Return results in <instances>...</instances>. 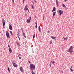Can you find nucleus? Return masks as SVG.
Instances as JSON below:
<instances>
[{"instance_id": "nucleus-1", "label": "nucleus", "mask_w": 74, "mask_h": 74, "mask_svg": "<svg viewBox=\"0 0 74 74\" xmlns=\"http://www.w3.org/2000/svg\"><path fill=\"white\" fill-rule=\"evenodd\" d=\"M73 52V47L71 46L70 48L68 50V52H70L71 53H72Z\"/></svg>"}, {"instance_id": "nucleus-2", "label": "nucleus", "mask_w": 74, "mask_h": 74, "mask_svg": "<svg viewBox=\"0 0 74 74\" xmlns=\"http://www.w3.org/2000/svg\"><path fill=\"white\" fill-rule=\"evenodd\" d=\"M30 67L31 70L35 69V66H34L33 64H30Z\"/></svg>"}, {"instance_id": "nucleus-3", "label": "nucleus", "mask_w": 74, "mask_h": 74, "mask_svg": "<svg viewBox=\"0 0 74 74\" xmlns=\"http://www.w3.org/2000/svg\"><path fill=\"white\" fill-rule=\"evenodd\" d=\"M58 14L60 15H61L62 14H63V11L61 10H58L57 11Z\"/></svg>"}, {"instance_id": "nucleus-4", "label": "nucleus", "mask_w": 74, "mask_h": 74, "mask_svg": "<svg viewBox=\"0 0 74 74\" xmlns=\"http://www.w3.org/2000/svg\"><path fill=\"white\" fill-rule=\"evenodd\" d=\"M6 34L7 38H10V34L8 31L6 32Z\"/></svg>"}, {"instance_id": "nucleus-5", "label": "nucleus", "mask_w": 74, "mask_h": 74, "mask_svg": "<svg viewBox=\"0 0 74 74\" xmlns=\"http://www.w3.org/2000/svg\"><path fill=\"white\" fill-rule=\"evenodd\" d=\"M12 63L13 66H14V67H17V65H16V64H15L16 63L15 62L13 61L12 62Z\"/></svg>"}, {"instance_id": "nucleus-6", "label": "nucleus", "mask_w": 74, "mask_h": 74, "mask_svg": "<svg viewBox=\"0 0 74 74\" xmlns=\"http://www.w3.org/2000/svg\"><path fill=\"white\" fill-rule=\"evenodd\" d=\"M9 29L11 30H12V25L10 24H9Z\"/></svg>"}, {"instance_id": "nucleus-7", "label": "nucleus", "mask_w": 74, "mask_h": 74, "mask_svg": "<svg viewBox=\"0 0 74 74\" xmlns=\"http://www.w3.org/2000/svg\"><path fill=\"white\" fill-rule=\"evenodd\" d=\"M8 47H9V51L10 53H11L12 52V50L11 49V47H10L9 45L8 46Z\"/></svg>"}, {"instance_id": "nucleus-8", "label": "nucleus", "mask_w": 74, "mask_h": 74, "mask_svg": "<svg viewBox=\"0 0 74 74\" xmlns=\"http://www.w3.org/2000/svg\"><path fill=\"white\" fill-rule=\"evenodd\" d=\"M20 70L21 72H23V68H22V67H20Z\"/></svg>"}, {"instance_id": "nucleus-9", "label": "nucleus", "mask_w": 74, "mask_h": 74, "mask_svg": "<svg viewBox=\"0 0 74 74\" xmlns=\"http://www.w3.org/2000/svg\"><path fill=\"white\" fill-rule=\"evenodd\" d=\"M27 23H30V20L29 19V20L27 19Z\"/></svg>"}, {"instance_id": "nucleus-10", "label": "nucleus", "mask_w": 74, "mask_h": 74, "mask_svg": "<svg viewBox=\"0 0 74 74\" xmlns=\"http://www.w3.org/2000/svg\"><path fill=\"white\" fill-rule=\"evenodd\" d=\"M56 4L57 7H58V5H59V3H58V0H56Z\"/></svg>"}, {"instance_id": "nucleus-11", "label": "nucleus", "mask_w": 74, "mask_h": 74, "mask_svg": "<svg viewBox=\"0 0 74 74\" xmlns=\"http://www.w3.org/2000/svg\"><path fill=\"white\" fill-rule=\"evenodd\" d=\"M38 30L39 31V32H41V28H40V25L39 26H38Z\"/></svg>"}, {"instance_id": "nucleus-12", "label": "nucleus", "mask_w": 74, "mask_h": 74, "mask_svg": "<svg viewBox=\"0 0 74 74\" xmlns=\"http://www.w3.org/2000/svg\"><path fill=\"white\" fill-rule=\"evenodd\" d=\"M62 7H65V8H66V6H65V5L64 4L62 3Z\"/></svg>"}, {"instance_id": "nucleus-13", "label": "nucleus", "mask_w": 74, "mask_h": 74, "mask_svg": "<svg viewBox=\"0 0 74 74\" xmlns=\"http://www.w3.org/2000/svg\"><path fill=\"white\" fill-rule=\"evenodd\" d=\"M68 38V37H66V38H64V37H63V38H64V40H67V38Z\"/></svg>"}, {"instance_id": "nucleus-14", "label": "nucleus", "mask_w": 74, "mask_h": 74, "mask_svg": "<svg viewBox=\"0 0 74 74\" xmlns=\"http://www.w3.org/2000/svg\"><path fill=\"white\" fill-rule=\"evenodd\" d=\"M55 7H54L53 8V9L52 10V12H53V11H55Z\"/></svg>"}, {"instance_id": "nucleus-15", "label": "nucleus", "mask_w": 74, "mask_h": 74, "mask_svg": "<svg viewBox=\"0 0 74 74\" xmlns=\"http://www.w3.org/2000/svg\"><path fill=\"white\" fill-rule=\"evenodd\" d=\"M28 9L27 8H25L24 10L25 11H26V10H28Z\"/></svg>"}, {"instance_id": "nucleus-16", "label": "nucleus", "mask_w": 74, "mask_h": 74, "mask_svg": "<svg viewBox=\"0 0 74 74\" xmlns=\"http://www.w3.org/2000/svg\"><path fill=\"white\" fill-rule=\"evenodd\" d=\"M23 35L24 36V37L25 38H26V36H25V33L23 32Z\"/></svg>"}, {"instance_id": "nucleus-17", "label": "nucleus", "mask_w": 74, "mask_h": 74, "mask_svg": "<svg viewBox=\"0 0 74 74\" xmlns=\"http://www.w3.org/2000/svg\"><path fill=\"white\" fill-rule=\"evenodd\" d=\"M51 38H52V39L54 40L56 38V37H53V36H51Z\"/></svg>"}, {"instance_id": "nucleus-18", "label": "nucleus", "mask_w": 74, "mask_h": 74, "mask_svg": "<svg viewBox=\"0 0 74 74\" xmlns=\"http://www.w3.org/2000/svg\"><path fill=\"white\" fill-rule=\"evenodd\" d=\"M56 13V12H53V16H55V15Z\"/></svg>"}, {"instance_id": "nucleus-19", "label": "nucleus", "mask_w": 74, "mask_h": 74, "mask_svg": "<svg viewBox=\"0 0 74 74\" xmlns=\"http://www.w3.org/2000/svg\"><path fill=\"white\" fill-rule=\"evenodd\" d=\"M31 73H32V74H36L35 73H34V72H33V71H32L31 72Z\"/></svg>"}, {"instance_id": "nucleus-20", "label": "nucleus", "mask_w": 74, "mask_h": 74, "mask_svg": "<svg viewBox=\"0 0 74 74\" xmlns=\"http://www.w3.org/2000/svg\"><path fill=\"white\" fill-rule=\"evenodd\" d=\"M31 6L32 8L33 9H33H34V7L33 6V4H32L31 5Z\"/></svg>"}, {"instance_id": "nucleus-21", "label": "nucleus", "mask_w": 74, "mask_h": 74, "mask_svg": "<svg viewBox=\"0 0 74 74\" xmlns=\"http://www.w3.org/2000/svg\"><path fill=\"white\" fill-rule=\"evenodd\" d=\"M3 26H5V21H4L3 22Z\"/></svg>"}, {"instance_id": "nucleus-22", "label": "nucleus", "mask_w": 74, "mask_h": 74, "mask_svg": "<svg viewBox=\"0 0 74 74\" xmlns=\"http://www.w3.org/2000/svg\"><path fill=\"white\" fill-rule=\"evenodd\" d=\"M35 34H34L33 36V38H35Z\"/></svg>"}, {"instance_id": "nucleus-23", "label": "nucleus", "mask_w": 74, "mask_h": 74, "mask_svg": "<svg viewBox=\"0 0 74 74\" xmlns=\"http://www.w3.org/2000/svg\"><path fill=\"white\" fill-rule=\"evenodd\" d=\"M10 33L11 34V35H12V31H10Z\"/></svg>"}, {"instance_id": "nucleus-24", "label": "nucleus", "mask_w": 74, "mask_h": 74, "mask_svg": "<svg viewBox=\"0 0 74 74\" xmlns=\"http://www.w3.org/2000/svg\"><path fill=\"white\" fill-rule=\"evenodd\" d=\"M51 62H50V63L49 64V66L50 67H51Z\"/></svg>"}, {"instance_id": "nucleus-25", "label": "nucleus", "mask_w": 74, "mask_h": 74, "mask_svg": "<svg viewBox=\"0 0 74 74\" xmlns=\"http://www.w3.org/2000/svg\"><path fill=\"white\" fill-rule=\"evenodd\" d=\"M52 40H51V41L50 42V44H52Z\"/></svg>"}, {"instance_id": "nucleus-26", "label": "nucleus", "mask_w": 74, "mask_h": 74, "mask_svg": "<svg viewBox=\"0 0 74 74\" xmlns=\"http://www.w3.org/2000/svg\"><path fill=\"white\" fill-rule=\"evenodd\" d=\"M21 56V54H20L18 55V57H19V56Z\"/></svg>"}, {"instance_id": "nucleus-27", "label": "nucleus", "mask_w": 74, "mask_h": 74, "mask_svg": "<svg viewBox=\"0 0 74 74\" xmlns=\"http://www.w3.org/2000/svg\"><path fill=\"white\" fill-rule=\"evenodd\" d=\"M8 70L9 72H10V69H9V67H8Z\"/></svg>"}, {"instance_id": "nucleus-28", "label": "nucleus", "mask_w": 74, "mask_h": 74, "mask_svg": "<svg viewBox=\"0 0 74 74\" xmlns=\"http://www.w3.org/2000/svg\"><path fill=\"white\" fill-rule=\"evenodd\" d=\"M18 37L19 38V40H20V38H19V35L18 36Z\"/></svg>"}, {"instance_id": "nucleus-29", "label": "nucleus", "mask_w": 74, "mask_h": 74, "mask_svg": "<svg viewBox=\"0 0 74 74\" xmlns=\"http://www.w3.org/2000/svg\"><path fill=\"white\" fill-rule=\"evenodd\" d=\"M31 16H30V17H29V20L30 21V20H31Z\"/></svg>"}, {"instance_id": "nucleus-30", "label": "nucleus", "mask_w": 74, "mask_h": 74, "mask_svg": "<svg viewBox=\"0 0 74 74\" xmlns=\"http://www.w3.org/2000/svg\"><path fill=\"white\" fill-rule=\"evenodd\" d=\"M35 27L36 29H37V25H36Z\"/></svg>"}, {"instance_id": "nucleus-31", "label": "nucleus", "mask_w": 74, "mask_h": 74, "mask_svg": "<svg viewBox=\"0 0 74 74\" xmlns=\"http://www.w3.org/2000/svg\"><path fill=\"white\" fill-rule=\"evenodd\" d=\"M17 44L18 45H19V43L18 42H17Z\"/></svg>"}, {"instance_id": "nucleus-32", "label": "nucleus", "mask_w": 74, "mask_h": 74, "mask_svg": "<svg viewBox=\"0 0 74 74\" xmlns=\"http://www.w3.org/2000/svg\"><path fill=\"white\" fill-rule=\"evenodd\" d=\"M14 0H12V2L13 3V4H14Z\"/></svg>"}, {"instance_id": "nucleus-33", "label": "nucleus", "mask_w": 74, "mask_h": 74, "mask_svg": "<svg viewBox=\"0 0 74 74\" xmlns=\"http://www.w3.org/2000/svg\"><path fill=\"white\" fill-rule=\"evenodd\" d=\"M52 63L53 64H54V63H55V62H54V61L52 62Z\"/></svg>"}, {"instance_id": "nucleus-34", "label": "nucleus", "mask_w": 74, "mask_h": 74, "mask_svg": "<svg viewBox=\"0 0 74 74\" xmlns=\"http://www.w3.org/2000/svg\"><path fill=\"white\" fill-rule=\"evenodd\" d=\"M35 24L36 25H37V22H35Z\"/></svg>"}, {"instance_id": "nucleus-35", "label": "nucleus", "mask_w": 74, "mask_h": 74, "mask_svg": "<svg viewBox=\"0 0 74 74\" xmlns=\"http://www.w3.org/2000/svg\"><path fill=\"white\" fill-rule=\"evenodd\" d=\"M26 7H27V5H26V6L25 7V8H26Z\"/></svg>"}, {"instance_id": "nucleus-36", "label": "nucleus", "mask_w": 74, "mask_h": 74, "mask_svg": "<svg viewBox=\"0 0 74 74\" xmlns=\"http://www.w3.org/2000/svg\"><path fill=\"white\" fill-rule=\"evenodd\" d=\"M28 62L30 64L31 63V62H30V61H28Z\"/></svg>"}, {"instance_id": "nucleus-37", "label": "nucleus", "mask_w": 74, "mask_h": 74, "mask_svg": "<svg viewBox=\"0 0 74 74\" xmlns=\"http://www.w3.org/2000/svg\"><path fill=\"white\" fill-rule=\"evenodd\" d=\"M49 32H50V31H49V30L48 31V33H49Z\"/></svg>"}, {"instance_id": "nucleus-38", "label": "nucleus", "mask_w": 74, "mask_h": 74, "mask_svg": "<svg viewBox=\"0 0 74 74\" xmlns=\"http://www.w3.org/2000/svg\"><path fill=\"white\" fill-rule=\"evenodd\" d=\"M73 71V70L72 69L71 70V71Z\"/></svg>"}, {"instance_id": "nucleus-39", "label": "nucleus", "mask_w": 74, "mask_h": 74, "mask_svg": "<svg viewBox=\"0 0 74 74\" xmlns=\"http://www.w3.org/2000/svg\"><path fill=\"white\" fill-rule=\"evenodd\" d=\"M66 2V1H67V0H64Z\"/></svg>"}, {"instance_id": "nucleus-40", "label": "nucleus", "mask_w": 74, "mask_h": 74, "mask_svg": "<svg viewBox=\"0 0 74 74\" xmlns=\"http://www.w3.org/2000/svg\"><path fill=\"white\" fill-rule=\"evenodd\" d=\"M19 59H21V57H19Z\"/></svg>"}, {"instance_id": "nucleus-41", "label": "nucleus", "mask_w": 74, "mask_h": 74, "mask_svg": "<svg viewBox=\"0 0 74 74\" xmlns=\"http://www.w3.org/2000/svg\"><path fill=\"white\" fill-rule=\"evenodd\" d=\"M43 19H44V16H43Z\"/></svg>"}, {"instance_id": "nucleus-42", "label": "nucleus", "mask_w": 74, "mask_h": 74, "mask_svg": "<svg viewBox=\"0 0 74 74\" xmlns=\"http://www.w3.org/2000/svg\"><path fill=\"white\" fill-rule=\"evenodd\" d=\"M21 30H22V31H23V28H21Z\"/></svg>"}, {"instance_id": "nucleus-43", "label": "nucleus", "mask_w": 74, "mask_h": 74, "mask_svg": "<svg viewBox=\"0 0 74 74\" xmlns=\"http://www.w3.org/2000/svg\"><path fill=\"white\" fill-rule=\"evenodd\" d=\"M24 2H25V0H23V3H24Z\"/></svg>"}, {"instance_id": "nucleus-44", "label": "nucleus", "mask_w": 74, "mask_h": 74, "mask_svg": "<svg viewBox=\"0 0 74 74\" xmlns=\"http://www.w3.org/2000/svg\"><path fill=\"white\" fill-rule=\"evenodd\" d=\"M72 68H73V67H72V66H71V69H72Z\"/></svg>"}, {"instance_id": "nucleus-45", "label": "nucleus", "mask_w": 74, "mask_h": 74, "mask_svg": "<svg viewBox=\"0 0 74 74\" xmlns=\"http://www.w3.org/2000/svg\"><path fill=\"white\" fill-rule=\"evenodd\" d=\"M28 11V12H29V9H28V10H27Z\"/></svg>"}, {"instance_id": "nucleus-46", "label": "nucleus", "mask_w": 74, "mask_h": 74, "mask_svg": "<svg viewBox=\"0 0 74 74\" xmlns=\"http://www.w3.org/2000/svg\"><path fill=\"white\" fill-rule=\"evenodd\" d=\"M34 1H35V2H36V0H34Z\"/></svg>"}, {"instance_id": "nucleus-47", "label": "nucleus", "mask_w": 74, "mask_h": 74, "mask_svg": "<svg viewBox=\"0 0 74 74\" xmlns=\"http://www.w3.org/2000/svg\"><path fill=\"white\" fill-rule=\"evenodd\" d=\"M72 70V69H71H71H70V70Z\"/></svg>"}, {"instance_id": "nucleus-48", "label": "nucleus", "mask_w": 74, "mask_h": 74, "mask_svg": "<svg viewBox=\"0 0 74 74\" xmlns=\"http://www.w3.org/2000/svg\"><path fill=\"white\" fill-rule=\"evenodd\" d=\"M17 36H18V34H17Z\"/></svg>"}, {"instance_id": "nucleus-49", "label": "nucleus", "mask_w": 74, "mask_h": 74, "mask_svg": "<svg viewBox=\"0 0 74 74\" xmlns=\"http://www.w3.org/2000/svg\"><path fill=\"white\" fill-rule=\"evenodd\" d=\"M33 4H34V2H33Z\"/></svg>"}]
</instances>
